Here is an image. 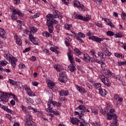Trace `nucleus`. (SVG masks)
I'll use <instances>...</instances> for the list:
<instances>
[{
	"mask_svg": "<svg viewBox=\"0 0 126 126\" xmlns=\"http://www.w3.org/2000/svg\"><path fill=\"white\" fill-rule=\"evenodd\" d=\"M107 119L111 121L113 120V123H111L112 126H117L118 124V116L115 114V109H111L108 113H107Z\"/></svg>",
	"mask_w": 126,
	"mask_h": 126,
	"instance_id": "2",
	"label": "nucleus"
},
{
	"mask_svg": "<svg viewBox=\"0 0 126 126\" xmlns=\"http://www.w3.org/2000/svg\"><path fill=\"white\" fill-rule=\"evenodd\" d=\"M104 53L102 52H99L97 53V55L99 58H100L101 60L102 59H106L107 58V55L108 56V57H111V55H112V53L109 51V50H108V48H104L103 49Z\"/></svg>",
	"mask_w": 126,
	"mask_h": 126,
	"instance_id": "7",
	"label": "nucleus"
},
{
	"mask_svg": "<svg viewBox=\"0 0 126 126\" xmlns=\"http://www.w3.org/2000/svg\"><path fill=\"white\" fill-rule=\"evenodd\" d=\"M59 75V81L63 83H65L67 81L68 78H67L65 72H60Z\"/></svg>",
	"mask_w": 126,
	"mask_h": 126,
	"instance_id": "10",
	"label": "nucleus"
},
{
	"mask_svg": "<svg viewBox=\"0 0 126 126\" xmlns=\"http://www.w3.org/2000/svg\"><path fill=\"white\" fill-rule=\"evenodd\" d=\"M36 57H35V56H32L31 58V61H32L33 62H35V61H36Z\"/></svg>",
	"mask_w": 126,
	"mask_h": 126,
	"instance_id": "63",
	"label": "nucleus"
},
{
	"mask_svg": "<svg viewBox=\"0 0 126 126\" xmlns=\"http://www.w3.org/2000/svg\"><path fill=\"white\" fill-rule=\"evenodd\" d=\"M99 78L100 79V80L103 82V83L104 84V85H106L107 87H110L111 85V82L108 79V78L105 77V75H100L99 76Z\"/></svg>",
	"mask_w": 126,
	"mask_h": 126,
	"instance_id": "9",
	"label": "nucleus"
},
{
	"mask_svg": "<svg viewBox=\"0 0 126 126\" xmlns=\"http://www.w3.org/2000/svg\"><path fill=\"white\" fill-rule=\"evenodd\" d=\"M99 92L100 95H101V96H102L103 97H105V96H106V95H107V91H106V90L103 89L102 88H101L99 90Z\"/></svg>",
	"mask_w": 126,
	"mask_h": 126,
	"instance_id": "21",
	"label": "nucleus"
},
{
	"mask_svg": "<svg viewBox=\"0 0 126 126\" xmlns=\"http://www.w3.org/2000/svg\"><path fill=\"white\" fill-rule=\"evenodd\" d=\"M3 56L4 58H5V59H6V60H7V61H10V59L12 57V55H11V54H10L9 53H7V54H4Z\"/></svg>",
	"mask_w": 126,
	"mask_h": 126,
	"instance_id": "27",
	"label": "nucleus"
},
{
	"mask_svg": "<svg viewBox=\"0 0 126 126\" xmlns=\"http://www.w3.org/2000/svg\"><path fill=\"white\" fill-rule=\"evenodd\" d=\"M23 32L24 34V36H26V35H29V34H30V32H29V31L27 30H25L23 31Z\"/></svg>",
	"mask_w": 126,
	"mask_h": 126,
	"instance_id": "41",
	"label": "nucleus"
},
{
	"mask_svg": "<svg viewBox=\"0 0 126 126\" xmlns=\"http://www.w3.org/2000/svg\"><path fill=\"white\" fill-rule=\"evenodd\" d=\"M48 27L49 32L50 33H53V31H54V26H49Z\"/></svg>",
	"mask_w": 126,
	"mask_h": 126,
	"instance_id": "37",
	"label": "nucleus"
},
{
	"mask_svg": "<svg viewBox=\"0 0 126 126\" xmlns=\"http://www.w3.org/2000/svg\"><path fill=\"white\" fill-rule=\"evenodd\" d=\"M73 51L76 56H81L83 54L82 52H80V50H79V49L77 48H75V49H74Z\"/></svg>",
	"mask_w": 126,
	"mask_h": 126,
	"instance_id": "22",
	"label": "nucleus"
},
{
	"mask_svg": "<svg viewBox=\"0 0 126 126\" xmlns=\"http://www.w3.org/2000/svg\"><path fill=\"white\" fill-rule=\"evenodd\" d=\"M14 4H16V5L20 4V0H14Z\"/></svg>",
	"mask_w": 126,
	"mask_h": 126,
	"instance_id": "48",
	"label": "nucleus"
},
{
	"mask_svg": "<svg viewBox=\"0 0 126 126\" xmlns=\"http://www.w3.org/2000/svg\"><path fill=\"white\" fill-rule=\"evenodd\" d=\"M124 36V34H123L122 32H119L118 33H115L114 34V36L115 38H122Z\"/></svg>",
	"mask_w": 126,
	"mask_h": 126,
	"instance_id": "29",
	"label": "nucleus"
},
{
	"mask_svg": "<svg viewBox=\"0 0 126 126\" xmlns=\"http://www.w3.org/2000/svg\"><path fill=\"white\" fill-rule=\"evenodd\" d=\"M92 113H93L94 115H98V110H92Z\"/></svg>",
	"mask_w": 126,
	"mask_h": 126,
	"instance_id": "56",
	"label": "nucleus"
},
{
	"mask_svg": "<svg viewBox=\"0 0 126 126\" xmlns=\"http://www.w3.org/2000/svg\"><path fill=\"white\" fill-rule=\"evenodd\" d=\"M86 112L88 113H90V111L86 108V107L84 109V110H82L81 111V115H82V116L84 115H86Z\"/></svg>",
	"mask_w": 126,
	"mask_h": 126,
	"instance_id": "30",
	"label": "nucleus"
},
{
	"mask_svg": "<svg viewBox=\"0 0 126 126\" xmlns=\"http://www.w3.org/2000/svg\"><path fill=\"white\" fill-rule=\"evenodd\" d=\"M8 63L6 61H0V65L5 66Z\"/></svg>",
	"mask_w": 126,
	"mask_h": 126,
	"instance_id": "34",
	"label": "nucleus"
},
{
	"mask_svg": "<svg viewBox=\"0 0 126 126\" xmlns=\"http://www.w3.org/2000/svg\"><path fill=\"white\" fill-rule=\"evenodd\" d=\"M17 27H18V30H20V31L22 30V24H20L18 25Z\"/></svg>",
	"mask_w": 126,
	"mask_h": 126,
	"instance_id": "55",
	"label": "nucleus"
},
{
	"mask_svg": "<svg viewBox=\"0 0 126 126\" xmlns=\"http://www.w3.org/2000/svg\"><path fill=\"white\" fill-rule=\"evenodd\" d=\"M20 13V11L18 9H14L13 10L12 15L11 16V17L12 18V20H17L18 18H17V14L18 15Z\"/></svg>",
	"mask_w": 126,
	"mask_h": 126,
	"instance_id": "13",
	"label": "nucleus"
},
{
	"mask_svg": "<svg viewBox=\"0 0 126 126\" xmlns=\"http://www.w3.org/2000/svg\"><path fill=\"white\" fill-rule=\"evenodd\" d=\"M78 108L79 109V110H82L83 111L84 109H85V106L83 105H80L78 106Z\"/></svg>",
	"mask_w": 126,
	"mask_h": 126,
	"instance_id": "47",
	"label": "nucleus"
},
{
	"mask_svg": "<svg viewBox=\"0 0 126 126\" xmlns=\"http://www.w3.org/2000/svg\"><path fill=\"white\" fill-rule=\"evenodd\" d=\"M78 35L80 38H85V35L81 32H79Z\"/></svg>",
	"mask_w": 126,
	"mask_h": 126,
	"instance_id": "42",
	"label": "nucleus"
},
{
	"mask_svg": "<svg viewBox=\"0 0 126 126\" xmlns=\"http://www.w3.org/2000/svg\"><path fill=\"white\" fill-rule=\"evenodd\" d=\"M1 108L4 111H6V109H7V107L4 105H1Z\"/></svg>",
	"mask_w": 126,
	"mask_h": 126,
	"instance_id": "58",
	"label": "nucleus"
},
{
	"mask_svg": "<svg viewBox=\"0 0 126 126\" xmlns=\"http://www.w3.org/2000/svg\"><path fill=\"white\" fill-rule=\"evenodd\" d=\"M48 85L49 87V88L53 90V87L55 86V83L52 81H49L48 83Z\"/></svg>",
	"mask_w": 126,
	"mask_h": 126,
	"instance_id": "28",
	"label": "nucleus"
},
{
	"mask_svg": "<svg viewBox=\"0 0 126 126\" xmlns=\"http://www.w3.org/2000/svg\"><path fill=\"white\" fill-rule=\"evenodd\" d=\"M100 113L102 114V115H106V111L103 110V109H100Z\"/></svg>",
	"mask_w": 126,
	"mask_h": 126,
	"instance_id": "62",
	"label": "nucleus"
},
{
	"mask_svg": "<svg viewBox=\"0 0 126 126\" xmlns=\"http://www.w3.org/2000/svg\"><path fill=\"white\" fill-rule=\"evenodd\" d=\"M29 34V38L31 40V42H33L35 41V38L34 37V34L33 33H31V32H30Z\"/></svg>",
	"mask_w": 126,
	"mask_h": 126,
	"instance_id": "33",
	"label": "nucleus"
},
{
	"mask_svg": "<svg viewBox=\"0 0 126 126\" xmlns=\"http://www.w3.org/2000/svg\"><path fill=\"white\" fill-rule=\"evenodd\" d=\"M42 34L44 37H46L47 38L50 37V33L48 32H43Z\"/></svg>",
	"mask_w": 126,
	"mask_h": 126,
	"instance_id": "39",
	"label": "nucleus"
},
{
	"mask_svg": "<svg viewBox=\"0 0 126 126\" xmlns=\"http://www.w3.org/2000/svg\"><path fill=\"white\" fill-rule=\"evenodd\" d=\"M31 48L30 47L27 48L23 51V53H27V52H29V51H31Z\"/></svg>",
	"mask_w": 126,
	"mask_h": 126,
	"instance_id": "52",
	"label": "nucleus"
},
{
	"mask_svg": "<svg viewBox=\"0 0 126 126\" xmlns=\"http://www.w3.org/2000/svg\"><path fill=\"white\" fill-rule=\"evenodd\" d=\"M71 26H72V24H65L64 25V28L66 29V30H68L69 31H70V27H71Z\"/></svg>",
	"mask_w": 126,
	"mask_h": 126,
	"instance_id": "32",
	"label": "nucleus"
},
{
	"mask_svg": "<svg viewBox=\"0 0 126 126\" xmlns=\"http://www.w3.org/2000/svg\"><path fill=\"white\" fill-rule=\"evenodd\" d=\"M5 31H4V30H3V29L0 28V37L2 38L3 39H4V35H5Z\"/></svg>",
	"mask_w": 126,
	"mask_h": 126,
	"instance_id": "25",
	"label": "nucleus"
},
{
	"mask_svg": "<svg viewBox=\"0 0 126 126\" xmlns=\"http://www.w3.org/2000/svg\"><path fill=\"white\" fill-rule=\"evenodd\" d=\"M19 68H22V69H24L25 68V65L23 63H21L19 64Z\"/></svg>",
	"mask_w": 126,
	"mask_h": 126,
	"instance_id": "43",
	"label": "nucleus"
},
{
	"mask_svg": "<svg viewBox=\"0 0 126 126\" xmlns=\"http://www.w3.org/2000/svg\"><path fill=\"white\" fill-rule=\"evenodd\" d=\"M114 56L116 57L117 58H123V55L122 54H119V53H115Z\"/></svg>",
	"mask_w": 126,
	"mask_h": 126,
	"instance_id": "46",
	"label": "nucleus"
},
{
	"mask_svg": "<svg viewBox=\"0 0 126 126\" xmlns=\"http://www.w3.org/2000/svg\"><path fill=\"white\" fill-rule=\"evenodd\" d=\"M107 35L108 36H109V37H112L113 36H115V32L111 31H108V32H106Z\"/></svg>",
	"mask_w": 126,
	"mask_h": 126,
	"instance_id": "35",
	"label": "nucleus"
},
{
	"mask_svg": "<svg viewBox=\"0 0 126 126\" xmlns=\"http://www.w3.org/2000/svg\"><path fill=\"white\" fill-rule=\"evenodd\" d=\"M29 29L31 30V33L33 34V35H34V33H36L38 31V30L34 27H29Z\"/></svg>",
	"mask_w": 126,
	"mask_h": 126,
	"instance_id": "26",
	"label": "nucleus"
},
{
	"mask_svg": "<svg viewBox=\"0 0 126 126\" xmlns=\"http://www.w3.org/2000/svg\"><path fill=\"white\" fill-rule=\"evenodd\" d=\"M80 126H85V125H84V120H82V121H79Z\"/></svg>",
	"mask_w": 126,
	"mask_h": 126,
	"instance_id": "53",
	"label": "nucleus"
},
{
	"mask_svg": "<svg viewBox=\"0 0 126 126\" xmlns=\"http://www.w3.org/2000/svg\"><path fill=\"white\" fill-rule=\"evenodd\" d=\"M10 95H11V96H14V99H15L16 102H18V98L15 95L3 92H0V102L7 103V102H8V99L10 97Z\"/></svg>",
	"mask_w": 126,
	"mask_h": 126,
	"instance_id": "1",
	"label": "nucleus"
},
{
	"mask_svg": "<svg viewBox=\"0 0 126 126\" xmlns=\"http://www.w3.org/2000/svg\"><path fill=\"white\" fill-rule=\"evenodd\" d=\"M87 36H88L89 40H92V41H94V42H97V43H101V42L104 41V40H108L107 38H100L98 36L92 35L91 36V32L89 31L87 33Z\"/></svg>",
	"mask_w": 126,
	"mask_h": 126,
	"instance_id": "5",
	"label": "nucleus"
},
{
	"mask_svg": "<svg viewBox=\"0 0 126 126\" xmlns=\"http://www.w3.org/2000/svg\"><path fill=\"white\" fill-rule=\"evenodd\" d=\"M48 108L46 109L47 112H51L53 109V106H56V107H62V103L57 101H54L53 100L50 99L47 103Z\"/></svg>",
	"mask_w": 126,
	"mask_h": 126,
	"instance_id": "4",
	"label": "nucleus"
},
{
	"mask_svg": "<svg viewBox=\"0 0 126 126\" xmlns=\"http://www.w3.org/2000/svg\"><path fill=\"white\" fill-rule=\"evenodd\" d=\"M98 59V57L96 55V54H94V55H93V63H95V61H97Z\"/></svg>",
	"mask_w": 126,
	"mask_h": 126,
	"instance_id": "44",
	"label": "nucleus"
},
{
	"mask_svg": "<svg viewBox=\"0 0 126 126\" xmlns=\"http://www.w3.org/2000/svg\"><path fill=\"white\" fill-rule=\"evenodd\" d=\"M40 16V15L39 14H35L32 16V18L35 19V18H38Z\"/></svg>",
	"mask_w": 126,
	"mask_h": 126,
	"instance_id": "57",
	"label": "nucleus"
},
{
	"mask_svg": "<svg viewBox=\"0 0 126 126\" xmlns=\"http://www.w3.org/2000/svg\"><path fill=\"white\" fill-rule=\"evenodd\" d=\"M75 19H78L79 20H82V21H85V20L84 19V17H83V16L77 14H76V16H75Z\"/></svg>",
	"mask_w": 126,
	"mask_h": 126,
	"instance_id": "24",
	"label": "nucleus"
},
{
	"mask_svg": "<svg viewBox=\"0 0 126 126\" xmlns=\"http://www.w3.org/2000/svg\"><path fill=\"white\" fill-rule=\"evenodd\" d=\"M48 113H52V114H54L55 116H59V115H60V112H59V111L57 110L54 111L53 110V108H52V110L50 112H48Z\"/></svg>",
	"mask_w": 126,
	"mask_h": 126,
	"instance_id": "36",
	"label": "nucleus"
},
{
	"mask_svg": "<svg viewBox=\"0 0 126 126\" xmlns=\"http://www.w3.org/2000/svg\"><path fill=\"white\" fill-rule=\"evenodd\" d=\"M43 52L44 53H46V55H47L48 56H49V55H50V53H49V50L45 49L43 50Z\"/></svg>",
	"mask_w": 126,
	"mask_h": 126,
	"instance_id": "59",
	"label": "nucleus"
},
{
	"mask_svg": "<svg viewBox=\"0 0 126 126\" xmlns=\"http://www.w3.org/2000/svg\"><path fill=\"white\" fill-rule=\"evenodd\" d=\"M33 119L31 115H28V118L25 117V121L26 122V126H36V123L32 121Z\"/></svg>",
	"mask_w": 126,
	"mask_h": 126,
	"instance_id": "8",
	"label": "nucleus"
},
{
	"mask_svg": "<svg viewBox=\"0 0 126 126\" xmlns=\"http://www.w3.org/2000/svg\"><path fill=\"white\" fill-rule=\"evenodd\" d=\"M92 126H100V123L97 122H93L92 124Z\"/></svg>",
	"mask_w": 126,
	"mask_h": 126,
	"instance_id": "49",
	"label": "nucleus"
},
{
	"mask_svg": "<svg viewBox=\"0 0 126 126\" xmlns=\"http://www.w3.org/2000/svg\"><path fill=\"white\" fill-rule=\"evenodd\" d=\"M107 24L109 26H110L111 28H114V24H113V23L111 22V21L107 22Z\"/></svg>",
	"mask_w": 126,
	"mask_h": 126,
	"instance_id": "51",
	"label": "nucleus"
},
{
	"mask_svg": "<svg viewBox=\"0 0 126 126\" xmlns=\"http://www.w3.org/2000/svg\"><path fill=\"white\" fill-rule=\"evenodd\" d=\"M106 74L107 75H113V74H114L110 70H107L106 72Z\"/></svg>",
	"mask_w": 126,
	"mask_h": 126,
	"instance_id": "50",
	"label": "nucleus"
},
{
	"mask_svg": "<svg viewBox=\"0 0 126 126\" xmlns=\"http://www.w3.org/2000/svg\"><path fill=\"white\" fill-rule=\"evenodd\" d=\"M95 25L97 26V27H102V24L99 23H95Z\"/></svg>",
	"mask_w": 126,
	"mask_h": 126,
	"instance_id": "64",
	"label": "nucleus"
},
{
	"mask_svg": "<svg viewBox=\"0 0 126 126\" xmlns=\"http://www.w3.org/2000/svg\"><path fill=\"white\" fill-rule=\"evenodd\" d=\"M21 107H22L23 112H26L27 111L26 107L24 106V105H22Z\"/></svg>",
	"mask_w": 126,
	"mask_h": 126,
	"instance_id": "60",
	"label": "nucleus"
},
{
	"mask_svg": "<svg viewBox=\"0 0 126 126\" xmlns=\"http://www.w3.org/2000/svg\"><path fill=\"white\" fill-rule=\"evenodd\" d=\"M81 56L84 57L82 60H83L84 62H87V63H93V58L90 57L89 55L82 53Z\"/></svg>",
	"mask_w": 126,
	"mask_h": 126,
	"instance_id": "12",
	"label": "nucleus"
},
{
	"mask_svg": "<svg viewBox=\"0 0 126 126\" xmlns=\"http://www.w3.org/2000/svg\"><path fill=\"white\" fill-rule=\"evenodd\" d=\"M121 17H122V19H123V20H126V13L125 12H122L121 14Z\"/></svg>",
	"mask_w": 126,
	"mask_h": 126,
	"instance_id": "40",
	"label": "nucleus"
},
{
	"mask_svg": "<svg viewBox=\"0 0 126 126\" xmlns=\"http://www.w3.org/2000/svg\"><path fill=\"white\" fill-rule=\"evenodd\" d=\"M10 63L12 65V67L14 68L16 66V63H17V59L14 57H11Z\"/></svg>",
	"mask_w": 126,
	"mask_h": 126,
	"instance_id": "17",
	"label": "nucleus"
},
{
	"mask_svg": "<svg viewBox=\"0 0 126 126\" xmlns=\"http://www.w3.org/2000/svg\"><path fill=\"white\" fill-rule=\"evenodd\" d=\"M47 19L46 24L47 26H53V24H57L58 21H56L54 18V15L52 14H49L46 16Z\"/></svg>",
	"mask_w": 126,
	"mask_h": 126,
	"instance_id": "6",
	"label": "nucleus"
},
{
	"mask_svg": "<svg viewBox=\"0 0 126 126\" xmlns=\"http://www.w3.org/2000/svg\"><path fill=\"white\" fill-rule=\"evenodd\" d=\"M93 85L94 87V88H95L96 90H99L101 89V87L102 86V84L100 83H93Z\"/></svg>",
	"mask_w": 126,
	"mask_h": 126,
	"instance_id": "19",
	"label": "nucleus"
},
{
	"mask_svg": "<svg viewBox=\"0 0 126 126\" xmlns=\"http://www.w3.org/2000/svg\"><path fill=\"white\" fill-rule=\"evenodd\" d=\"M74 6H75L80 11L84 10V5L81 3L78 0H75L73 1Z\"/></svg>",
	"mask_w": 126,
	"mask_h": 126,
	"instance_id": "11",
	"label": "nucleus"
},
{
	"mask_svg": "<svg viewBox=\"0 0 126 126\" xmlns=\"http://www.w3.org/2000/svg\"><path fill=\"white\" fill-rule=\"evenodd\" d=\"M76 39L79 43H84V41H83L79 36H77Z\"/></svg>",
	"mask_w": 126,
	"mask_h": 126,
	"instance_id": "45",
	"label": "nucleus"
},
{
	"mask_svg": "<svg viewBox=\"0 0 126 126\" xmlns=\"http://www.w3.org/2000/svg\"><path fill=\"white\" fill-rule=\"evenodd\" d=\"M76 88L77 90L80 92V93H86V90H85V89L82 86L79 87L78 85H77L76 86Z\"/></svg>",
	"mask_w": 126,
	"mask_h": 126,
	"instance_id": "18",
	"label": "nucleus"
},
{
	"mask_svg": "<svg viewBox=\"0 0 126 126\" xmlns=\"http://www.w3.org/2000/svg\"><path fill=\"white\" fill-rule=\"evenodd\" d=\"M70 122L72 125H75L76 126H79V120L78 119L75 117H72L70 119Z\"/></svg>",
	"mask_w": 126,
	"mask_h": 126,
	"instance_id": "16",
	"label": "nucleus"
},
{
	"mask_svg": "<svg viewBox=\"0 0 126 126\" xmlns=\"http://www.w3.org/2000/svg\"><path fill=\"white\" fill-rule=\"evenodd\" d=\"M24 87L25 88V90L27 91V93H28V95H29V96H30L31 97H34L36 96V94H32L30 88L28 87L27 86H25Z\"/></svg>",
	"mask_w": 126,
	"mask_h": 126,
	"instance_id": "14",
	"label": "nucleus"
},
{
	"mask_svg": "<svg viewBox=\"0 0 126 126\" xmlns=\"http://www.w3.org/2000/svg\"><path fill=\"white\" fill-rule=\"evenodd\" d=\"M8 82L13 86L17 85V82H15L14 80L11 79H9Z\"/></svg>",
	"mask_w": 126,
	"mask_h": 126,
	"instance_id": "31",
	"label": "nucleus"
},
{
	"mask_svg": "<svg viewBox=\"0 0 126 126\" xmlns=\"http://www.w3.org/2000/svg\"><path fill=\"white\" fill-rule=\"evenodd\" d=\"M53 13L55 16V17H54V16H53V18L54 17V18H57V17H58V18H59V19H60L61 20V19H62L63 18V15H62V14L61 13V12H60L58 10H56L53 12Z\"/></svg>",
	"mask_w": 126,
	"mask_h": 126,
	"instance_id": "15",
	"label": "nucleus"
},
{
	"mask_svg": "<svg viewBox=\"0 0 126 126\" xmlns=\"http://www.w3.org/2000/svg\"><path fill=\"white\" fill-rule=\"evenodd\" d=\"M13 35L15 37V39H16V44H18V45H21L22 44V40H21V39L18 38V36L16 35V34L14 33Z\"/></svg>",
	"mask_w": 126,
	"mask_h": 126,
	"instance_id": "20",
	"label": "nucleus"
},
{
	"mask_svg": "<svg viewBox=\"0 0 126 126\" xmlns=\"http://www.w3.org/2000/svg\"><path fill=\"white\" fill-rule=\"evenodd\" d=\"M90 53H91V55H92V56H94V55H95V53L96 52L94 51V50L92 49V50H91V51H90Z\"/></svg>",
	"mask_w": 126,
	"mask_h": 126,
	"instance_id": "61",
	"label": "nucleus"
},
{
	"mask_svg": "<svg viewBox=\"0 0 126 126\" xmlns=\"http://www.w3.org/2000/svg\"><path fill=\"white\" fill-rule=\"evenodd\" d=\"M68 91L62 90L60 92V94L61 96H68Z\"/></svg>",
	"mask_w": 126,
	"mask_h": 126,
	"instance_id": "23",
	"label": "nucleus"
},
{
	"mask_svg": "<svg viewBox=\"0 0 126 126\" xmlns=\"http://www.w3.org/2000/svg\"><path fill=\"white\" fill-rule=\"evenodd\" d=\"M119 97L120 95L118 94H115L114 95V98L115 99V100H118Z\"/></svg>",
	"mask_w": 126,
	"mask_h": 126,
	"instance_id": "54",
	"label": "nucleus"
},
{
	"mask_svg": "<svg viewBox=\"0 0 126 126\" xmlns=\"http://www.w3.org/2000/svg\"><path fill=\"white\" fill-rule=\"evenodd\" d=\"M90 19H91V16H90L89 15H87V17H84L85 21L88 22L90 20Z\"/></svg>",
	"mask_w": 126,
	"mask_h": 126,
	"instance_id": "38",
	"label": "nucleus"
},
{
	"mask_svg": "<svg viewBox=\"0 0 126 126\" xmlns=\"http://www.w3.org/2000/svg\"><path fill=\"white\" fill-rule=\"evenodd\" d=\"M67 55L69 61H70V63H71L70 64L69 68L71 72H73V71L76 70V68H75L74 64H73V63H74V61H73V54H72L71 50H68V52L67 53Z\"/></svg>",
	"mask_w": 126,
	"mask_h": 126,
	"instance_id": "3",
	"label": "nucleus"
}]
</instances>
